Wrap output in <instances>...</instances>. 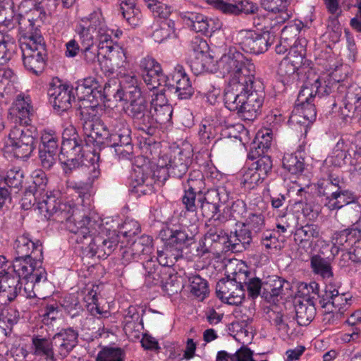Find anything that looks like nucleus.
I'll use <instances>...</instances> for the list:
<instances>
[{"instance_id":"obj_43","label":"nucleus","mask_w":361,"mask_h":361,"mask_svg":"<svg viewBox=\"0 0 361 361\" xmlns=\"http://www.w3.org/2000/svg\"><path fill=\"white\" fill-rule=\"evenodd\" d=\"M298 70L290 62L283 59L279 63L278 74L283 84H290L298 80Z\"/></svg>"},{"instance_id":"obj_60","label":"nucleus","mask_w":361,"mask_h":361,"mask_svg":"<svg viewBox=\"0 0 361 361\" xmlns=\"http://www.w3.org/2000/svg\"><path fill=\"white\" fill-rule=\"evenodd\" d=\"M139 69L141 76H143V74L147 75L149 73L154 75L157 71L162 70L161 65L154 58L149 56L140 60Z\"/></svg>"},{"instance_id":"obj_4","label":"nucleus","mask_w":361,"mask_h":361,"mask_svg":"<svg viewBox=\"0 0 361 361\" xmlns=\"http://www.w3.org/2000/svg\"><path fill=\"white\" fill-rule=\"evenodd\" d=\"M32 183L28 189L42 197L39 203V209L45 212L49 219L59 223H65L73 216L77 209L71 204L63 202L52 193L47 190L48 179L46 173L42 170H35L32 174Z\"/></svg>"},{"instance_id":"obj_32","label":"nucleus","mask_w":361,"mask_h":361,"mask_svg":"<svg viewBox=\"0 0 361 361\" xmlns=\"http://www.w3.org/2000/svg\"><path fill=\"white\" fill-rule=\"evenodd\" d=\"M219 193L215 189H207L203 197L198 198L200 208L203 216L212 219L219 211Z\"/></svg>"},{"instance_id":"obj_64","label":"nucleus","mask_w":361,"mask_h":361,"mask_svg":"<svg viewBox=\"0 0 361 361\" xmlns=\"http://www.w3.org/2000/svg\"><path fill=\"white\" fill-rule=\"evenodd\" d=\"M245 228H249L250 231H253L257 233L262 231L264 227V218L261 213L249 214L246 219V222L243 224Z\"/></svg>"},{"instance_id":"obj_22","label":"nucleus","mask_w":361,"mask_h":361,"mask_svg":"<svg viewBox=\"0 0 361 361\" xmlns=\"http://www.w3.org/2000/svg\"><path fill=\"white\" fill-rule=\"evenodd\" d=\"M209 4L215 8L225 14L239 15L241 13L245 14L255 13L258 11L256 4L249 0H209Z\"/></svg>"},{"instance_id":"obj_18","label":"nucleus","mask_w":361,"mask_h":361,"mask_svg":"<svg viewBox=\"0 0 361 361\" xmlns=\"http://www.w3.org/2000/svg\"><path fill=\"white\" fill-rule=\"evenodd\" d=\"M15 257H31L35 260L43 259V247L42 243L32 240L28 232L20 233L13 242Z\"/></svg>"},{"instance_id":"obj_2","label":"nucleus","mask_w":361,"mask_h":361,"mask_svg":"<svg viewBox=\"0 0 361 361\" xmlns=\"http://www.w3.org/2000/svg\"><path fill=\"white\" fill-rule=\"evenodd\" d=\"M238 80L225 90V106L241 118L253 121L259 114L264 103V85L255 75Z\"/></svg>"},{"instance_id":"obj_45","label":"nucleus","mask_w":361,"mask_h":361,"mask_svg":"<svg viewBox=\"0 0 361 361\" xmlns=\"http://www.w3.org/2000/svg\"><path fill=\"white\" fill-rule=\"evenodd\" d=\"M212 59L209 54L195 55L190 61V66L195 75L211 70Z\"/></svg>"},{"instance_id":"obj_39","label":"nucleus","mask_w":361,"mask_h":361,"mask_svg":"<svg viewBox=\"0 0 361 361\" xmlns=\"http://www.w3.org/2000/svg\"><path fill=\"white\" fill-rule=\"evenodd\" d=\"M295 312L298 325L307 326L315 317L316 308L310 300H305L295 305Z\"/></svg>"},{"instance_id":"obj_56","label":"nucleus","mask_w":361,"mask_h":361,"mask_svg":"<svg viewBox=\"0 0 361 361\" xmlns=\"http://www.w3.org/2000/svg\"><path fill=\"white\" fill-rule=\"evenodd\" d=\"M295 224V217L293 214L288 213L279 216L276 223V231L279 235L292 233Z\"/></svg>"},{"instance_id":"obj_36","label":"nucleus","mask_w":361,"mask_h":361,"mask_svg":"<svg viewBox=\"0 0 361 361\" xmlns=\"http://www.w3.org/2000/svg\"><path fill=\"white\" fill-rule=\"evenodd\" d=\"M261 6L269 12L278 13L275 18L277 23H283L290 17L287 11L288 0H261Z\"/></svg>"},{"instance_id":"obj_34","label":"nucleus","mask_w":361,"mask_h":361,"mask_svg":"<svg viewBox=\"0 0 361 361\" xmlns=\"http://www.w3.org/2000/svg\"><path fill=\"white\" fill-rule=\"evenodd\" d=\"M295 111L296 114L290 117L292 123H297L307 127L316 119L317 112L313 102L296 104Z\"/></svg>"},{"instance_id":"obj_55","label":"nucleus","mask_w":361,"mask_h":361,"mask_svg":"<svg viewBox=\"0 0 361 361\" xmlns=\"http://www.w3.org/2000/svg\"><path fill=\"white\" fill-rule=\"evenodd\" d=\"M142 78L147 88L153 91L154 93L161 90L159 88L162 82L165 83L166 76L164 75L162 70H161L160 71H157L154 75L151 73L147 75L143 74Z\"/></svg>"},{"instance_id":"obj_15","label":"nucleus","mask_w":361,"mask_h":361,"mask_svg":"<svg viewBox=\"0 0 361 361\" xmlns=\"http://www.w3.org/2000/svg\"><path fill=\"white\" fill-rule=\"evenodd\" d=\"M165 86L180 99H189L193 94L190 78L183 66L179 64L166 76Z\"/></svg>"},{"instance_id":"obj_42","label":"nucleus","mask_w":361,"mask_h":361,"mask_svg":"<svg viewBox=\"0 0 361 361\" xmlns=\"http://www.w3.org/2000/svg\"><path fill=\"white\" fill-rule=\"evenodd\" d=\"M183 187L184 188L193 190L195 192L205 194L207 192L206 183L202 172L200 170H192L190 171Z\"/></svg>"},{"instance_id":"obj_44","label":"nucleus","mask_w":361,"mask_h":361,"mask_svg":"<svg viewBox=\"0 0 361 361\" xmlns=\"http://www.w3.org/2000/svg\"><path fill=\"white\" fill-rule=\"evenodd\" d=\"M282 166L291 174H298L304 169V160L293 153H286L282 159Z\"/></svg>"},{"instance_id":"obj_21","label":"nucleus","mask_w":361,"mask_h":361,"mask_svg":"<svg viewBox=\"0 0 361 361\" xmlns=\"http://www.w3.org/2000/svg\"><path fill=\"white\" fill-rule=\"evenodd\" d=\"M53 340L56 355L63 359L78 345V332L71 327L62 329L53 336Z\"/></svg>"},{"instance_id":"obj_13","label":"nucleus","mask_w":361,"mask_h":361,"mask_svg":"<svg viewBox=\"0 0 361 361\" xmlns=\"http://www.w3.org/2000/svg\"><path fill=\"white\" fill-rule=\"evenodd\" d=\"M111 147H114L116 154L126 158L133 153L131 129L127 121L121 118L113 119L110 123Z\"/></svg>"},{"instance_id":"obj_58","label":"nucleus","mask_w":361,"mask_h":361,"mask_svg":"<svg viewBox=\"0 0 361 361\" xmlns=\"http://www.w3.org/2000/svg\"><path fill=\"white\" fill-rule=\"evenodd\" d=\"M265 178L261 176L253 167L247 169L243 176V183L245 188L251 190L261 183Z\"/></svg>"},{"instance_id":"obj_9","label":"nucleus","mask_w":361,"mask_h":361,"mask_svg":"<svg viewBox=\"0 0 361 361\" xmlns=\"http://www.w3.org/2000/svg\"><path fill=\"white\" fill-rule=\"evenodd\" d=\"M104 96L108 100L114 97L117 101L126 102L124 107L126 114L129 116L130 109L135 104L137 97L141 91L136 76L126 75L121 80L111 79L104 86Z\"/></svg>"},{"instance_id":"obj_63","label":"nucleus","mask_w":361,"mask_h":361,"mask_svg":"<svg viewBox=\"0 0 361 361\" xmlns=\"http://www.w3.org/2000/svg\"><path fill=\"white\" fill-rule=\"evenodd\" d=\"M61 305L72 317H75L82 310L78 298L73 295L65 297Z\"/></svg>"},{"instance_id":"obj_24","label":"nucleus","mask_w":361,"mask_h":361,"mask_svg":"<svg viewBox=\"0 0 361 361\" xmlns=\"http://www.w3.org/2000/svg\"><path fill=\"white\" fill-rule=\"evenodd\" d=\"M185 20L192 30L204 35L211 34L221 27V23L218 20L208 18L200 13H189L185 16Z\"/></svg>"},{"instance_id":"obj_12","label":"nucleus","mask_w":361,"mask_h":361,"mask_svg":"<svg viewBox=\"0 0 361 361\" xmlns=\"http://www.w3.org/2000/svg\"><path fill=\"white\" fill-rule=\"evenodd\" d=\"M275 35L271 31L257 32L253 30H242L236 35V41L241 49L253 54H262L268 50L275 41Z\"/></svg>"},{"instance_id":"obj_5","label":"nucleus","mask_w":361,"mask_h":361,"mask_svg":"<svg viewBox=\"0 0 361 361\" xmlns=\"http://www.w3.org/2000/svg\"><path fill=\"white\" fill-rule=\"evenodd\" d=\"M75 32L81 47L94 45L98 41L99 47L111 51L112 31L107 28L101 9L98 8L81 19L76 26Z\"/></svg>"},{"instance_id":"obj_41","label":"nucleus","mask_w":361,"mask_h":361,"mask_svg":"<svg viewBox=\"0 0 361 361\" xmlns=\"http://www.w3.org/2000/svg\"><path fill=\"white\" fill-rule=\"evenodd\" d=\"M188 281L190 293L200 301L204 300L209 293L207 280L199 275H192L188 277Z\"/></svg>"},{"instance_id":"obj_38","label":"nucleus","mask_w":361,"mask_h":361,"mask_svg":"<svg viewBox=\"0 0 361 361\" xmlns=\"http://www.w3.org/2000/svg\"><path fill=\"white\" fill-rule=\"evenodd\" d=\"M123 17L129 25L136 27L142 23V13L136 6V0H119Z\"/></svg>"},{"instance_id":"obj_30","label":"nucleus","mask_w":361,"mask_h":361,"mask_svg":"<svg viewBox=\"0 0 361 361\" xmlns=\"http://www.w3.org/2000/svg\"><path fill=\"white\" fill-rule=\"evenodd\" d=\"M320 302L322 307H331L343 314L348 305V299L345 295H340L337 289L329 285L326 286Z\"/></svg>"},{"instance_id":"obj_49","label":"nucleus","mask_w":361,"mask_h":361,"mask_svg":"<svg viewBox=\"0 0 361 361\" xmlns=\"http://www.w3.org/2000/svg\"><path fill=\"white\" fill-rule=\"evenodd\" d=\"M24 180V172L18 167L11 169L5 178V183L11 190L17 193L22 188Z\"/></svg>"},{"instance_id":"obj_40","label":"nucleus","mask_w":361,"mask_h":361,"mask_svg":"<svg viewBox=\"0 0 361 361\" xmlns=\"http://www.w3.org/2000/svg\"><path fill=\"white\" fill-rule=\"evenodd\" d=\"M320 231L317 225L306 224L297 228L294 233L295 240L299 244L312 242L319 237Z\"/></svg>"},{"instance_id":"obj_37","label":"nucleus","mask_w":361,"mask_h":361,"mask_svg":"<svg viewBox=\"0 0 361 361\" xmlns=\"http://www.w3.org/2000/svg\"><path fill=\"white\" fill-rule=\"evenodd\" d=\"M357 231L353 229H345L337 231L332 236L334 248L338 250H352L353 246L357 240Z\"/></svg>"},{"instance_id":"obj_46","label":"nucleus","mask_w":361,"mask_h":361,"mask_svg":"<svg viewBox=\"0 0 361 361\" xmlns=\"http://www.w3.org/2000/svg\"><path fill=\"white\" fill-rule=\"evenodd\" d=\"M152 239L150 236L143 235L135 240L130 245L135 255L142 259V256L149 255L152 251Z\"/></svg>"},{"instance_id":"obj_20","label":"nucleus","mask_w":361,"mask_h":361,"mask_svg":"<svg viewBox=\"0 0 361 361\" xmlns=\"http://www.w3.org/2000/svg\"><path fill=\"white\" fill-rule=\"evenodd\" d=\"M48 94L54 109L59 112H64L71 109L75 99L74 88L66 84L51 85Z\"/></svg>"},{"instance_id":"obj_31","label":"nucleus","mask_w":361,"mask_h":361,"mask_svg":"<svg viewBox=\"0 0 361 361\" xmlns=\"http://www.w3.org/2000/svg\"><path fill=\"white\" fill-rule=\"evenodd\" d=\"M33 353L36 356L44 357L51 361H56L59 357L56 355L54 340L41 336H34L32 339Z\"/></svg>"},{"instance_id":"obj_57","label":"nucleus","mask_w":361,"mask_h":361,"mask_svg":"<svg viewBox=\"0 0 361 361\" xmlns=\"http://www.w3.org/2000/svg\"><path fill=\"white\" fill-rule=\"evenodd\" d=\"M147 8L153 13L155 18L163 19V21L171 20L169 19L172 12L170 6L156 1L154 3L149 4Z\"/></svg>"},{"instance_id":"obj_52","label":"nucleus","mask_w":361,"mask_h":361,"mask_svg":"<svg viewBox=\"0 0 361 361\" xmlns=\"http://www.w3.org/2000/svg\"><path fill=\"white\" fill-rule=\"evenodd\" d=\"M125 353L120 348H104L100 350L95 361H124Z\"/></svg>"},{"instance_id":"obj_47","label":"nucleus","mask_w":361,"mask_h":361,"mask_svg":"<svg viewBox=\"0 0 361 361\" xmlns=\"http://www.w3.org/2000/svg\"><path fill=\"white\" fill-rule=\"evenodd\" d=\"M269 317L273 324L279 331L288 334L291 328V322H288L283 311L279 310L276 306H274L268 312Z\"/></svg>"},{"instance_id":"obj_8","label":"nucleus","mask_w":361,"mask_h":361,"mask_svg":"<svg viewBox=\"0 0 361 361\" xmlns=\"http://www.w3.org/2000/svg\"><path fill=\"white\" fill-rule=\"evenodd\" d=\"M218 68L224 75H230L228 85H232L234 80L243 78H252L255 73V65L246 59L235 47H229L217 61Z\"/></svg>"},{"instance_id":"obj_1","label":"nucleus","mask_w":361,"mask_h":361,"mask_svg":"<svg viewBox=\"0 0 361 361\" xmlns=\"http://www.w3.org/2000/svg\"><path fill=\"white\" fill-rule=\"evenodd\" d=\"M72 233L71 238L81 247L83 254L90 257L97 256L106 259L118 245L117 237L104 239L99 235L102 222L97 216L86 214L76 209L73 216L65 222Z\"/></svg>"},{"instance_id":"obj_25","label":"nucleus","mask_w":361,"mask_h":361,"mask_svg":"<svg viewBox=\"0 0 361 361\" xmlns=\"http://www.w3.org/2000/svg\"><path fill=\"white\" fill-rule=\"evenodd\" d=\"M21 288L20 279L11 276L9 274L0 276V308L13 301Z\"/></svg>"},{"instance_id":"obj_62","label":"nucleus","mask_w":361,"mask_h":361,"mask_svg":"<svg viewBox=\"0 0 361 361\" xmlns=\"http://www.w3.org/2000/svg\"><path fill=\"white\" fill-rule=\"evenodd\" d=\"M244 273H246L247 276H241L242 278H245L243 282H242V285H243L244 287H246L247 290L251 297L253 298H257L260 294V291L262 288V283L261 280L257 277L248 278V272L245 271Z\"/></svg>"},{"instance_id":"obj_3","label":"nucleus","mask_w":361,"mask_h":361,"mask_svg":"<svg viewBox=\"0 0 361 361\" xmlns=\"http://www.w3.org/2000/svg\"><path fill=\"white\" fill-rule=\"evenodd\" d=\"M151 97L149 104L140 91L128 116L138 130L147 135H152L157 125L171 123L173 114V107L168 102L164 88L154 92Z\"/></svg>"},{"instance_id":"obj_61","label":"nucleus","mask_w":361,"mask_h":361,"mask_svg":"<svg viewBox=\"0 0 361 361\" xmlns=\"http://www.w3.org/2000/svg\"><path fill=\"white\" fill-rule=\"evenodd\" d=\"M108 51L111 53L106 58V63H109L107 65L108 69L106 70V72H109L110 74H112L116 72L120 68L124 66L125 59L124 55L120 52H112L109 49ZM113 51V48L111 49Z\"/></svg>"},{"instance_id":"obj_28","label":"nucleus","mask_w":361,"mask_h":361,"mask_svg":"<svg viewBox=\"0 0 361 361\" xmlns=\"http://www.w3.org/2000/svg\"><path fill=\"white\" fill-rule=\"evenodd\" d=\"M33 112L30 98L18 95L11 108V114L16 117V123H30Z\"/></svg>"},{"instance_id":"obj_59","label":"nucleus","mask_w":361,"mask_h":361,"mask_svg":"<svg viewBox=\"0 0 361 361\" xmlns=\"http://www.w3.org/2000/svg\"><path fill=\"white\" fill-rule=\"evenodd\" d=\"M298 200L296 204H304L305 207L302 208V212L305 215H312V217H317L319 214V210L315 209H311V207L308 202L309 199L311 197L310 192L305 190L304 188H300L297 192Z\"/></svg>"},{"instance_id":"obj_29","label":"nucleus","mask_w":361,"mask_h":361,"mask_svg":"<svg viewBox=\"0 0 361 361\" xmlns=\"http://www.w3.org/2000/svg\"><path fill=\"white\" fill-rule=\"evenodd\" d=\"M222 233V231L218 233L215 229H209L199 243L196 250L197 255L203 257L207 253L214 254L217 252L218 245L222 243V240H224V236L221 235Z\"/></svg>"},{"instance_id":"obj_11","label":"nucleus","mask_w":361,"mask_h":361,"mask_svg":"<svg viewBox=\"0 0 361 361\" xmlns=\"http://www.w3.org/2000/svg\"><path fill=\"white\" fill-rule=\"evenodd\" d=\"M42 260H35L31 257H15L12 267L19 279L27 280L26 286L35 288L41 282L47 281V272L41 267Z\"/></svg>"},{"instance_id":"obj_26","label":"nucleus","mask_w":361,"mask_h":361,"mask_svg":"<svg viewBox=\"0 0 361 361\" xmlns=\"http://www.w3.org/2000/svg\"><path fill=\"white\" fill-rule=\"evenodd\" d=\"M60 158L63 163L70 169L75 168L79 164V160L82 157V146L78 139L74 137L69 140H63L61 147Z\"/></svg>"},{"instance_id":"obj_33","label":"nucleus","mask_w":361,"mask_h":361,"mask_svg":"<svg viewBox=\"0 0 361 361\" xmlns=\"http://www.w3.org/2000/svg\"><path fill=\"white\" fill-rule=\"evenodd\" d=\"M357 196L348 190H338L332 200L327 202L326 208L330 211L338 210L344 206L353 204L354 209L361 211V206L357 202Z\"/></svg>"},{"instance_id":"obj_17","label":"nucleus","mask_w":361,"mask_h":361,"mask_svg":"<svg viewBox=\"0 0 361 361\" xmlns=\"http://www.w3.org/2000/svg\"><path fill=\"white\" fill-rule=\"evenodd\" d=\"M154 180L152 170L148 164L135 166L130 176V191L137 196L153 192Z\"/></svg>"},{"instance_id":"obj_7","label":"nucleus","mask_w":361,"mask_h":361,"mask_svg":"<svg viewBox=\"0 0 361 361\" xmlns=\"http://www.w3.org/2000/svg\"><path fill=\"white\" fill-rule=\"evenodd\" d=\"M23 61L30 73L39 75L44 70L47 62V49L42 35L35 31L23 37L20 42Z\"/></svg>"},{"instance_id":"obj_51","label":"nucleus","mask_w":361,"mask_h":361,"mask_svg":"<svg viewBox=\"0 0 361 361\" xmlns=\"http://www.w3.org/2000/svg\"><path fill=\"white\" fill-rule=\"evenodd\" d=\"M59 149V137L52 130H44L41 135V143L39 150L57 152Z\"/></svg>"},{"instance_id":"obj_27","label":"nucleus","mask_w":361,"mask_h":361,"mask_svg":"<svg viewBox=\"0 0 361 361\" xmlns=\"http://www.w3.org/2000/svg\"><path fill=\"white\" fill-rule=\"evenodd\" d=\"M330 88L327 85L322 86L320 79L317 78L312 84L306 82L299 92L295 104H302L307 102H313L317 97L329 94Z\"/></svg>"},{"instance_id":"obj_10","label":"nucleus","mask_w":361,"mask_h":361,"mask_svg":"<svg viewBox=\"0 0 361 361\" xmlns=\"http://www.w3.org/2000/svg\"><path fill=\"white\" fill-rule=\"evenodd\" d=\"M37 129L28 124L16 123L8 134L9 143L5 152L13 153L17 159L28 158L35 149Z\"/></svg>"},{"instance_id":"obj_16","label":"nucleus","mask_w":361,"mask_h":361,"mask_svg":"<svg viewBox=\"0 0 361 361\" xmlns=\"http://www.w3.org/2000/svg\"><path fill=\"white\" fill-rule=\"evenodd\" d=\"M85 141L87 145L111 147V128L102 120L85 121L82 125Z\"/></svg>"},{"instance_id":"obj_19","label":"nucleus","mask_w":361,"mask_h":361,"mask_svg":"<svg viewBox=\"0 0 361 361\" xmlns=\"http://www.w3.org/2000/svg\"><path fill=\"white\" fill-rule=\"evenodd\" d=\"M192 162L189 154L182 150L173 152L170 156L166 155L159 159L158 166L166 167L169 176L180 178L188 171Z\"/></svg>"},{"instance_id":"obj_48","label":"nucleus","mask_w":361,"mask_h":361,"mask_svg":"<svg viewBox=\"0 0 361 361\" xmlns=\"http://www.w3.org/2000/svg\"><path fill=\"white\" fill-rule=\"evenodd\" d=\"M349 164L355 170L361 171V134L357 135L351 142L348 149Z\"/></svg>"},{"instance_id":"obj_50","label":"nucleus","mask_w":361,"mask_h":361,"mask_svg":"<svg viewBox=\"0 0 361 361\" xmlns=\"http://www.w3.org/2000/svg\"><path fill=\"white\" fill-rule=\"evenodd\" d=\"M311 266L313 271L324 279H329L333 276L329 262L319 255H314L311 258Z\"/></svg>"},{"instance_id":"obj_54","label":"nucleus","mask_w":361,"mask_h":361,"mask_svg":"<svg viewBox=\"0 0 361 361\" xmlns=\"http://www.w3.org/2000/svg\"><path fill=\"white\" fill-rule=\"evenodd\" d=\"M338 191V190H336L335 186L324 179L320 180L317 183V195L322 197L321 201L325 207H327V202L329 200H332Z\"/></svg>"},{"instance_id":"obj_53","label":"nucleus","mask_w":361,"mask_h":361,"mask_svg":"<svg viewBox=\"0 0 361 361\" xmlns=\"http://www.w3.org/2000/svg\"><path fill=\"white\" fill-rule=\"evenodd\" d=\"M175 32V23L173 20L161 21L159 28L153 32L152 37L158 43L162 42L169 38Z\"/></svg>"},{"instance_id":"obj_35","label":"nucleus","mask_w":361,"mask_h":361,"mask_svg":"<svg viewBox=\"0 0 361 361\" xmlns=\"http://www.w3.org/2000/svg\"><path fill=\"white\" fill-rule=\"evenodd\" d=\"M286 289L289 287V283L281 278L270 279L263 286L262 297L269 302H275L278 300V297L284 295V286Z\"/></svg>"},{"instance_id":"obj_23","label":"nucleus","mask_w":361,"mask_h":361,"mask_svg":"<svg viewBox=\"0 0 361 361\" xmlns=\"http://www.w3.org/2000/svg\"><path fill=\"white\" fill-rule=\"evenodd\" d=\"M252 233L249 228L243 225L239 230L231 232L224 237L222 243L232 252H241L246 250L252 242Z\"/></svg>"},{"instance_id":"obj_14","label":"nucleus","mask_w":361,"mask_h":361,"mask_svg":"<svg viewBox=\"0 0 361 361\" xmlns=\"http://www.w3.org/2000/svg\"><path fill=\"white\" fill-rule=\"evenodd\" d=\"M246 273H238L233 279H221L216 283V296L223 302L232 305L241 304L245 297V289L242 285V277Z\"/></svg>"},{"instance_id":"obj_6","label":"nucleus","mask_w":361,"mask_h":361,"mask_svg":"<svg viewBox=\"0 0 361 361\" xmlns=\"http://www.w3.org/2000/svg\"><path fill=\"white\" fill-rule=\"evenodd\" d=\"M160 235L165 243L164 248L157 251V259L164 266H173L182 256L183 250L193 242V235L185 227H167L160 231Z\"/></svg>"}]
</instances>
